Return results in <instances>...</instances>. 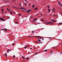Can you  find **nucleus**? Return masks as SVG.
<instances>
[{
    "label": "nucleus",
    "mask_w": 62,
    "mask_h": 62,
    "mask_svg": "<svg viewBox=\"0 0 62 62\" xmlns=\"http://www.w3.org/2000/svg\"><path fill=\"white\" fill-rule=\"evenodd\" d=\"M37 37L38 38H40V37L39 36H29L28 37Z\"/></svg>",
    "instance_id": "1"
},
{
    "label": "nucleus",
    "mask_w": 62,
    "mask_h": 62,
    "mask_svg": "<svg viewBox=\"0 0 62 62\" xmlns=\"http://www.w3.org/2000/svg\"><path fill=\"white\" fill-rule=\"evenodd\" d=\"M4 20V18L0 17V20Z\"/></svg>",
    "instance_id": "2"
},
{
    "label": "nucleus",
    "mask_w": 62,
    "mask_h": 62,
    "mask_svg": "<svg viewBox=\"0 0 62 62\" xmlns=\"http://www.w3.org/2000/svg\"><path fill=\"white\" fill-rule=\"evenodd\" d=\"M7 54L6 53L4 55H5L6 56V57H7Z\"/></svg>",
    "instance_id": "3"
},
{
    "label": "nucleus",
    "mask_w": 62,
    "mask_h": 62,
    "mask_svg": "<svg viewBox=\"0 0 62 62\" xmlns=\"http://www.w3.org/2000/svg\"><path fill=\"white\" fill-rule=\"evenodd\" d=\"M10 11V13L11 14H13V13L11 11Z\"/></svg>",
    "instance_id": "4"
},
{
    "label": "nucleus",
    "mask_w": 62,
    "mask_h": 62,
    "mask_svg": "<svg viewBox=\"0 0 62 62\" xmlns=\"http://www.w3.org/2000/svg\"><path fill=\"white\" fill-rule=\"evenodd\" d=\"M35 6V5H33V6H32V7H33V8H34V6Z\"/></svg>",
    "instance_id": "5"
},
{
    "label": "nucleus",
    "mask_w": 62,
    "mask_h": 62,
    "mask_svg": "<svg viewBox=\"0 0 62 62\" xmlns=\"http://www.w3.org/2000/svg\"><path fill=\"white\" fill-rule=\"evenodd\" d=\"M38 8L37 7H36L35 9V10H36Z\"/></svg>",
    "instance_id": "6"
},
{
    "label": "nucleus",
    "mask_w": 62,
    "mask_h": 62,
    "mask_svg": "<svg viewBox=\"0 0 62 62\" xmlns=\"http://www.w3.org/2000/svg\"><path fill=\"white\" fill-rule=\"evenodd\" d=\"M38 43H39V44H41V42H38Z\"/></svg>",
    "instance_id": "7"
},
{
    "label": "nucleus",
    "mask_w": 62,
    "mask_h": 62,
    "mask_svg": "<svg viewBox=\"0 0 62 62\" xmlns=\"http://www.w3.org/2000/svg\"><path fill=\"white\" fill-rule=\"evenodd\" d=\"M27 13H28L29 12V11L28 10H27Z\"/></svg>",
    "instance_id": "8"
},
{
    "label": "nucleus",
    "mask_w": 62,
    "mask_h": 62,
    "mask_svg": "<svg viewBox=\"0 0 62 62\" xmlns=\"http://www.w3.org/2000/svg\"><path fill=\"white\" fill-rule=\"evenodd\" d=\"M27 59V60H28V59H29V58H26V59Z\"/></svg>",
    "instance_id": "9"
},
{
    "label": "nucleus",
    "mask_w": 62,
    "mask_h": 62,
    "mask_svg": "<svg viewBox=\"0 0 62 62\" xmlns=\"http://www.w3.org/2000/svg\"><path fill=\"white\" fill-rule=\"evenodd\" d=\"M17 9H20V10H21V8H17Z\"/></svg>",
    "instance_id": "10"
},
{
    "label": "nucleus",
    "mask_w": 62,
    "mask_h": 62,
    "mask_svg": "<svg viewBox=\"0 0 62 62\" xmlns=\"http://www.w3.org/2000/svg\"><path fill=\"white\" fill-rule=\"evenodd\" d=\"M48 9V10L49 12H50V9Z\"/></svg>",
    "instance_id": "11"
},
{
    "label": "nucleus",
    "mask_w": 62,
    "mask_h": 62,
    "mask_svg": "<svg viewBox=\"0 0 62 62\" xmlns=\"http://www.w3.org/2000/svg\"><path fill=\"white\" fill-rule=\"evenodd\" d=\"M1 11H4V9H1Z\"/></svg>",
    "instance_id": "12"
},
{
    "label": "nucleus",
    "mask_w": 62,
    "mask_h": 62,
    "mask_svg": "<svg viewBox=\"0 0 62 62\" xmlns=\"http://www.w3.org/2000/svg\"><path fill=\"white\" fill-rule=\"evenodd\" d=\"M51 21H53V22H54V20H53V19H52L51 20Z\"/></svg>",
    "instance_id": "13"
},
{
    "label": "nucleus",
    "mask_w": 62,
    "mask_h": 62,
    "mask_svg": "<svg viewBox=\"0 0 62 62\" xmlns=\"http://www.w3.org/2000/svg\"><path fill=\"white\" fill-rule=\"evenodd\" d=\"M35 43H38V41H35Z\"/></svg>",
    "instance_id": "14"
},
{
    "label": "nucleus",
    "mask_w": 62,
    "mask_h": 62,
    "mask_svg": "<svg viewBox=\"0 0 62 62\" xmlns=\"http://www.w3.org/2000/svg\"><path fill=\"white\" fill-rule=\"evenodd\" d=\"M38 41L39 42H41V40H38Z\"/></svg>",
    "instance_id": "15"
},
{
    "label": "nucleus",
    "mask_w": 62,
    "mask_h": 62,
    "mask_svg": "<svg viewBox=\"0 0 62 62\" xmlns=\"http://www.w3.org/2000/svg\"><path fill=\"white\" fill-rule=\"evenodd\" d=\"M10 51V50H9H9H7V52H8V51Z\"/></svg>",
    "instance_id": "16"
},
{
    "label": "nucleus",
    "mask_w": 62,
    "mask_h": 62,
    "mask_svg": "<svg viewBox=\"0 0 62 62\" xmlns=\"http://www.w3.org/2000/svg\"><path fill=\"white\" fill-rule=\"evenodd\" d=\"M7 9L8 11H10L9 10V9L8 8H7Z\"/></svg>",
    "instance_id": "17"
},
{
    "label": "nucleus",
    "mask_w": 62,
    "mask_h": 62,
    "mask_svg": "<svg viewBox=\"0 0 62 62\" xmlns=\"http://www.w3.org/2000/svg\"><path fill=\"white\" fill-rule=\"evenodd\" d=\"M4 29V30H5L6 31H7V29H6L5 28V29Z\"/></svg>",
    "instance_id": "18"
},
{
    "label": "nucleus",
    "mask_w": 62,
    "mask_h": 62,
    "mask_svg": "<svg viewBox=\"0 0 62 62\" xmlns=\"http://www.w3.org/2000/svg\"><path fill=\"white\" fill-rule=\"evenodd\" d=\"M7 2H8V1L7 0H6V1H5Z\"/></svg>",
    "instance_id": "19"
},
{
    "label": "nucleus",
    "mask_w": 62,
    "mask_h": 62,
    "mask_svg": "<svg viewBox=\"0 0 62 62\" xmlns=\"http://www.w3.org/2000/svg\"><path fill=\"white\" fill-rule=\"evenodd\" d=\"M23 7H22V8H21V9L22 10V9H23Z\"/></svg>",
    "instance_id": "20"
},
{
    "label": "nucleus",
    "mask_w": 62,
    "mask_h": 62,
    "mask_svg": "<svg viewBox=\"0 0 62 62\" xmlns=\"http://www.w3.org/2000/svg\"><path fill=\"white\" fill-rule=\"evenodd\" d=\"M28 11L29 12H30V11H31V10H28Z\"/></svg>",
    "instance_id": "21"
},
{
    "label": "nucleus",
    "mask_w": 62,
    "mask_h": 62,
    "mask_svg": "<svg viewBox=\"0 0 62 62\" xmlns=\"http://www.w3.org/2000/svg\"><path fill=\"white\" fill-rule=\"evenodd\" d=\"M25 9V8H23L22 9H23V10H24Z\"/></svg>",
    "instance_id": "22"
},
{
    "label": "nucleus",
    "mask_w": 62,
    "mask_h": 62,
    "mask_svg": "<svg viewBox=\"0 0 62 62\" xmlns=\"http://www.w3.org/2000/svg\"><path fill=\"white\" fill-rule=\"evenodd\" d=\"M39 14H37V15H36V16H37L38 15H39Z\"/></svg>",
    "instance_id": "23"
},
{
    "label": "nucleus",
    "mask_w": 62,
    "mask_h": 62,
    "mask_svg": "<svg viewBox=\"0 0 62 62\" xmlns=\"http://www.w3.org/2000/svg\"><path fill=\"white\" fill-rule=\"evenodd\" d=\"M24 5H25L26 6V3H24Z\"/></svg>",
    "instance_id": "24"
},
{
    "label": "nucleus",
    "mask_w": 62,
    "mask_h": 62,
    "mask_svg": "<svg viewBox=\"0 0 62 62\" xmlns=\"http://www.w3.org/2000/svg\"><path fill=\"white\" fill-rule=\"evenodd\" d=\"M5 19H4V20H2V21H5Z\"/></svg>",
    "instance_id": "25"
},
{
    "label": "nucleus",
    "mask_w": 62,
    "mask_h": 62,
    "mask_svg": "<svg viewBox=\"0 0 62 62\" xmlns=\"http://www.w3.org/2000/svg\"><path fill=\"white\" fill-rule=\"evenodd\" d=\"M32 33H34V31H32Z\"/></svg>",
    "instance_id": "26"
},
{
    "label": "nucleus",
    "mask_w": 62,
    "mask_h": 62,
    "mask_svg": "<svg viewBox=\"0 0 62 62\" xmlns=\"http://www.w3.org/2000/svg\"><path fill=\"white\" fill-rule=\"evenodd\" d=\"M53 10H55V9L54 8H53Z\"/></svg>",
    "instance_id": "27"
},
{
    "label": "nucleus",
    "mask_w": 62,
    "mask_h": 62,
    "mask_svg": "<svg viewBox=\"0 0 62 62\" xmlns=\"http://www.w3.org/2000/svg\"><path fill=\"white\" fill-rule=\"evenodd\" d=\"M22 57L23 58H24V56H22Z\"/></svg>",
    "instance_id": "28"
},
{
    "label": "nucleus",
    "mask_w": 62,
    "mask_h": 62,
    "mask_svg": "<svg viewBox=\"0 0 62 62\" xmlns=\"http://www.w3.org/2000/svg\"><path fill=\"white\" fill-rule=\"evenodd\" d=\"M47 7H48V8H49L50 7L49 6H47Z\"/></svg>",
    "instance_id": "29"
},
{
    "label": "nucleus",
    "mask_w": 62,
    "mask_h": 62,
    "mask_svg": "<svg viewBox=\"0 0 62 62\" xmlns=\"http://www.w3.org/2000/svg\"><path fill=\"white\" fill-rule=\"evenodd\" d=\"M39 53V52H36V54H37V53Z\"/></svg>",
    "instance_id": "30"
},
{
    "label": "nucleus",
    "mask_w": 62,
    "mask_h": 62,
    "mask_svg": "<svg viewBox=\"0 0 62 62\" xmlns=\"http://www.w3.org/2000/svg\"><path fill=\"white\" fill-rule=\"evenodd\" d=\"M18 23V22H15V23Z\"/></svg>",
    "instance_id": "31"
},
{
    "label": "nucleus",
    "mask_w": 62,
    "mask_h": 62,
    "mask_svg": "<svg viewBox=\"0 0 62 62\" xmlns=\"http://www.w3.org/2000/svg\"><path fill=\"white\" fill-rule=\"evenodd\" d=\"M41 21H44L42 19H41Z\"/></svg>",
    "instance_id": "32"
},
{
    "label": "nucleus",
    "mask_w": 62,
    "mask_h": 62,
    "mask_svg": "<svg viewBox=\"0 0 62 62\" xmlns=\"http://www.w3.org/2000/svg\"><path fill=\"white\" fill-rule=\"evenodd\" d=\"M62 24V23H60L59 24V25H60Z\"/></svg>",
    "instance_id": "33"
},
{
    "label": "nucleus",
    "mask_w": 62,
    "mask_h": 62,
    "mask_svg": "<svg viewBox=\"0 0 62 62\" xmlns=\"http://www.w3.org/2000/svg\"><path fill=\"white\" fill-rule=\"evenodd\" d=\"M47 51V50H45V51L46 52Z\"/></svg>",
    "instance_id": "34"
},
{
    "label": "nucleus",
    "mask_w": 62,
    "mask_h": 62,
    "mask_svg": "<svg viewBox=\"0 0 62 62\" xmlns=\"http://www.w3.org/2000/svg\"><path fill=\"white\" fill-rule=\"evenodd\" d=\"M1 30H3V31H4V29L3 30V29H1Z\"/></svg>",
    "instance_id": "35"
},
{
    "label": "nucleus",
    "mask_w": 62,
    "mask_h": 62,
    "mask_svg": "<svg viewBox=\"0 0 62 62\" xmlns=\"http://www.w3.org/2000/svg\"><path fill=\"white\" fill-rule=\"evenodd\" d=\"M24 48L25 49L26 48V46H25V47H24Z\"/></svg>",
    "instance_id": "36"
},
{
    "label": "nucleus",
    "mask_w": 62,
    "mask_h": 62,
    "mask_svg": "<svg viewBox=\"0 0 62 62\" xmlns=\"http://www.w3.org/2000/svg\"><path fill=\"white\" fill-rule=\"evenodd\" d=\"M14 44H14V43H13V44H12V45H13V46Z\"/></svg>",
    "instance_id": "37"
},
{
    "label": "nucleus",
    "mask_w": 62,
    "mask_h": 62,
    "mask_svg": "<svg viewBox=\"0 0 62 62\" xmlns=\"http://www.w3.org/2000/svg\"><path fill=\"white\" fill-rule=\"evenodd\" d=\"M59 5H61V3H59Z\"/></svg>",
    "instance_id": "38"
},
{
    "label": "nucleus",
    "mask_w": 62,
    "mask_h": 62,
    "mask_svg": "<svg viewBox=\"0 0 62 62\" xmlns=\"http://www.w3.org/2000/svg\"><path fill=\"white\" fill-rule=\"evenodd\" d=\"M18 15H19V16H20V14H18Z\"/></svg>",
    "instance_id": "39"
},
{
    "label": "nucleus",
    "mask_w": 62,
    "mask_h": 62,
    "mask_svg": "<svg viewBox=\"0 0 62 62\" xmlns=\"http://www.w3.org/2000/svg\"><path fill=\"white\" fill-rule=\"evenodd\" d=\"M47 23H50V22H47Z\"/></svg>",
    "instance_id": "40"
},
{
    "label": "nucleus",
    "mask_w": 62,
    "mask_h": 62,
    "mask_svg": "<svg viewBox=\"0 0 62 62\" xmlns=\"http://www.w3.org/2000/svg\"><path fill=\"white\" fill-rule=\"evenodd\" d=\"M2 14H3V11H2Z\"/></svg>",
    "instance_id": "41"
},
{
    "label": "nucleus",
    "mask_w": 62,
    "mask_h": 62,
    "mask_svg": "<svg viewBox=\"0 0 62 62\" xmlns=\"http://www.w3.org/2000/svg\"><path fill=\"white\" fill-rule=\"evenodd\" d=\"M22 11H23V12L24 11V10H22Z\"/></svg>",
    "instance_id": "42"
},
{
    "label": "nucleus",
    "mask_w": 62,
    "mask_h": 62,
    "mask_svg": "<svg viewBox=\"0 0 62 62\" xmlns=\"http://www.w3.org/2000/svg\"><path fill=\"white\" fill-rule=\"evenodd\" d=\"M51 11H53V9H51Z\"/></svg>",
    "instance_id": "43"
},
{
    "label": "nucleus",
    "mask_w": 62,
    "mask_h": 62,
    "mask_svg": "<svg viewBox=\"0 0 62 62\" xmlns=\"http://www.w3.org/2000/svg\"><path fill=\"white\" fill-rule=\"evenodd\" d=\"M13 57H15V56L14 55V56H13Z\"/></svg>",
    "instance_id": "44"
},
{
    "label": "nucleus",
    "mask_w": 62,
    "mask_h": 62,
    "mask_svg": "<svg viewBox=\"0 0 62 62\" xmlns=\"http://www.w3.org/2000/svg\"><path fill=\"white\" fill-rule=\"evenodd\" d=\"M51 53H53V51H51Z\"/></svg>",
    "instance_id": "45"
},
{
    "label": "nucleus",
    "mask_w": 62,
    "mask_h": 62,
    "mask_svg": "<svg viewBox=\"0 0 62 62\" xmlns=\"http://www.w3.org/2000/svg\"><path fill=\"white\" fill-rule=\"evenodd\" d=\"M58 3H60V1H58Z\"/></svg>",
    "instance_id": "46"
},
{
    "label": "nucleus",
    "mask_w": 62,
    "mask_h": 62,
    "mask_svg": "<svg viewBox=\"0 0 62 62\" xmlns=\"http://www.w3.org/2000/svg\"><path fill=\"white\" fill-rule=\"evenodd\" d=\"M49 23H51L52 22H50Z\"/></svg>",
    "instance_id": "47"
},
{
    "label": "nucleus",
    "mask_w": 62,
    "mask_h": 62,
    "mask_svg": "<svg viewBox=\"0 0 62 62\" xmlns=\"http://www.w3.org/2000/svg\"><path fill=\"white\" fill-rule=\"evenodd\" d=\"M61 6L62 7V5H61Z\"/></svg>",
    "instance_id": "48"
},
{
    "label": "nucleus",
    "mask_w": 62,
    "mask_h": 62,
    "mask_svg": "<svg viewBox=\"0 0 62 62\" xmlns=\"http://www.w3.org/2000/svg\"><path fill=\"white\" fill-rule=\"evenodd\" d=\"M46 25H47L48 24H47V23H46Z\"/></svg>",
    "instance_id": "49"
},
{
    "label": "nucleus",
    "mask_w": 62,
    "mask_h": 62,
    "mask_svg": "<svg viewBox=\"0 0 62 62\" xmlns=\"http://www.w3.org/2000/svg\"><path fill=\"white\" fill-rule=\"evenodd\" d=\"M34 21H32V22H34Z\"/></svg>",
    "instance_id": "50"
},
{
    "label": "nucleus",
    "mask_w": 62,
    "mask_h": 62,
    "mask_svg": "<svg viewBox=\"0 0 62 62\" xmlns=\"http://www.w3.org/2000/svg\"><path fill=\"white\" fill-rule=\"evenodd\" d=\"M54 22H56V21H54Z\"/></svg>",
    "instance_id": "51"
},
{
    "label": "nucleus",
    "mask_w": 62,
    "mask_h": 62,
    "mask_svg": "<svg viewBox=\"0 0 62 62\" xmlns=\"http://www.w3.org/2000/svg\"><path fill=\"white\" fill-rule=\"evenodd\" d=\"M41 38H39V39H41Z\"/></svg>",
    "instance_id": "52"
},
{
    "label": "nucleus",
    "mask_w": 62,
    "mask_h": 62,
    "mask_svg": "<svg viewBox=\"0 0 62 62\" xmlns=\"http://www.w3.org/2000/svg\"><path fill=\"white\" fill-rule=\"evenodd\" d=\"M42 39L43 40H44V39Z\"/></svg>",
    "instance_id": "53"
},
{
    "label": "nucleus",
    "mask_w": 62,
    "mask_h": 62,
    "mask_svg": "<svg viewBox=\"0 0 62 62\" xmlns=\"http://www.w3.org/2000/svg\"><path fill=\"white\" fill-rule=\"evenodd\" d=\"M55 15H54V16L55 17Z\"/></svg>",
    "instance_id": "54"
},
{
    "label": "nucleus",
    "mask_w": 62,
    "mask_h": 62,
    "mask_svg": "<svg viewBox=\"0 0 62 62\" xmlns=\"http://www.w3.org/2000/svg\"><path fill=\"white\" fill-rule=\"evenodd\" d=\"M40 39V38H39L38 39V40H39V39Z\"/></svg>",
    "instance_id": "55"
},
{
    "label": "nucleus",
    "mask_w": 62,
    "mask_h": 62,
    "mask_svg": "<svg viewBox=\"0 0 62 62\" xmlns=\"http://www.w3.org/2000/svg\"><path fill=\"white\" fill-rule=\"evenodd\" d=\"M26 47H27V48L28 47V46H26Z\"/></svg>",
    "instance_id": "56"
},
{
    "label": "nucleus",
    "mask_w": 62,
    "mask_h": 62,
    "mask_svg": "<svg viewBox=\"0 0 62 62\" xmlns=\"http://www.w3.org/2000/svg\"><path fill=\"white\" fill-rule=\"evenodd\" d=\"M20 16H21V14H20Z\"/></svg>",
    "instance_id": "57"
},
{
    "label": "nucleus",
    "mask_w": 62,
    "mask_h": 62,
    "mask_svg": "<svg viewBox=\"0 0 62 62\" xmlns=\"http://www.w3.org/2000/svg\"><path fill=\"white\" fill-rule=\"evenodd\" d=\"M15 13V12H14V13Z\"/></svg>",
    "instance_id": "58"
},
{
    "label": "nucleus",
    "mask_w": 62,
    "mask_h": 62,
    "mask_svg": "<svg viewBox=\"0 0 62 62\" xmlns=\"http://www.w3.org/2000/svg\"><path fill=\"white\" fill-rule=\"evenodd\" d=\"M52 24H53V23H52Z\"/></svg>",
    "instance_id": "59"
},
{
    "label": "nucleus",
    "mask_w": 62,
    "mask_h": 62,
    "mask_svg": "<svg viewBox=\"0 0 62 62\" xmlns=\"http://www.w3.org/2000/svg\"><path fill=\"white\" fill-rule=\"evenodd\" d=\"M8 19L9 18V17H8Z\"/></svg>",
    "instance_id": "60"
},
{
    "label": "nucleus",
    "mask_w": 62,
    "mask_h": 62,
    "mask_svg": "<svg viewBox=\"0 0 62 62\" xmlns=\"http://www.w3.org/2000/svg\"><path fill=\"white\" fill-rule=\"evenodd\" d=\"M31 18H32V17H31Z\"/></svg>",
    "instance_id": "61"
},
{
    "label": "nucleus",
    "mask_w": 62,
    "mask_h": 62,
    "mask_svg": "<svg viewBox=\"0 0 62 62\" xmlns=\"http://www.w3.org/2000/svg\"><path fill=\"white\" fill-rule=\"evenodd\" d=\"M32 49V48H31V49Z\"/></svg>",
    "instance_id": "62"
},
{
    "label": "nucleus",
    "mask_w": 62,
    "mask_h": 62,
    "mask_svg": "<svg viewBox=\"0 0 62 62\" xmlns=\"http://www.w3.org/2000/svg\"><path fill=\"white\" fill-rule=\"evenodd\" d=\"M29 7H30V5H29Z\"/></svg>",
    "instance_id": "63"
},
{
    "label": "nucleus",
    "mask_w": 62,
    "mask_h": 62,
    "mask_svg": "<svg viewBox=\"0 0 62 62\" xmlns=\"http://www.w3.org/2000/svg\"><path fill=\"white\" fill-rule=\"evenodd\" d=\"M37 20V18H36L35 19V20Z\"/></svg>",
    "instance_id": "64"
}]
</instances>
